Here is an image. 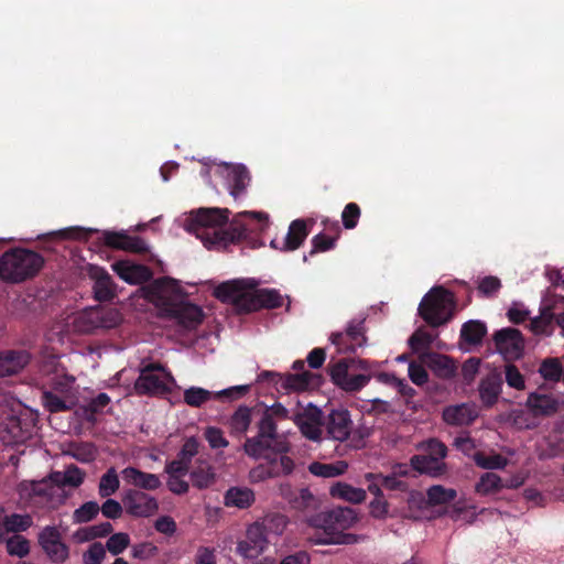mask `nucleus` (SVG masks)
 Instances as JSON below:
<instances>
[{
	"label": "nucleus",
	"mask_w": 564,
	"mask_h": 564,
	"mask_svg": "<svg viewBox=\"0 0 564 564\" xmlns=\"http://www.w3.org/2000/svg\"><path fill=\"white\" fill-rule=\"evenodd\" d=\"M229 214L227 208H199L191 213L187 229L195 232L207 248L227 247L229 243H246L252 249L261 247L259 235L268 227V214L242 212L227 228H223Z\"/></svg>",
	"instance_id": "nucleus-1"
},
{
	"label": "nucleus",
	"mask_w": 564,
	"mask_h": 564,
	"mask_svg": "<svg viewBox=\"0 0 564 564\" xmlns=\"http://www.w3.org/2000/svg\"><path fill=\"white\" fill-rule=\"evenodd\" d=\"M144 299L160 312V316L175 319L180 326L192 330L197 328L204 318L203 310L182 297V290L176 280L164 276L142 286Z\"/></svg>",
	"instance_id": "nucleus-2"
},
{
	"label": "nucleus",
	"mask_w": 564,
	"mask_h": 564,
	"mask_svg": "<svg viewBox=\"0 0 564 564\" xmlns=\"http://www.w3.org/2000/svg\"><path fill=\"white\" fill-rule=\"evenodd\" d=\"M214 295L223 303H231L240 313H251L262 308L274 310L283 305V296L275 289L246 291L240 281L219 284Z\"/></svg>",
	"instance_id": "nucleus-3"
},
{
	"label": "nucleus",
	"mask_w": 564,
	"mask_h": 564,
	"mask_svg": "<svg viewBox=\"0 0 564 564\" xmlns=\"http://www.w3.org/2000/svg\"><path fill=\"white\" fill-rule=\"evenodd\" d=\"M257 427V435L247 437L243 444V451L249 457L269 459L290 451L288 441L278 433L275 420L270 417V413H262Z\"/></svg>",
	"instance_id": "nucleus-4"
},
{
	"label": "nucleus",
	"mask_w": 564,
	"mask_h": 564,
	"mask_svg": "<svg viewBox=\"0 0 564 564\" xmlns=\"http://www.w3.org/2000/svg\"><path fill=\"white\" fill-rule=\"evenodd\" d=\"M44 258L32 250L12 248L0 257V278L9 283L33 279L43 268Z\"/></svg>",
	"instance_id": "nucleus-5"
},
{
	"label": "nucleus",
	"mask_w": 564,
	"mask_h": 564,
	"mask_svg": "<svg viewBox=\"0 0 564 564\" xmlns=\"http://www.w3.org/2000/svg\"><path fill=\"white\" fill-rule=\"evenodd\" d=\"M17 492L29 506L50 510L59 508L68 498L64 489L50 479V475L42 480H22Z\"/></svg>",
	"instance_id": "nucleus-6"
},
{
	"label": "nucleus",
	"mask_w": 564,
	"mask_h": 564,
	"mask_svg": "<svg viewBox=\"0 0 564 564\" xmlns=\"http://www.w3.org/2000/svg\"><path fill=\"white\" fill-rule=\"evenodd\" d=\"M375 362L366 359L344 358L329 368L334 384L346 392H357L368 384Z\"/></svg>",
	"instance_id": "nucleus-7"
},
{
	"label": "nucleus",
	"mask_w": 564,
	"mask_h": 564,
	"mask_svg": "<svg viewBox=\"0 0 564 564\" xmlns=\"http://www.w3.org/2000/svg\"><path fill=\"white\" fill-rule=\"evenodd\" d=\"M454 308V293L443 286H434L423 296L417 311L427 325L438 327L453 318Z\"/></svg>",
	"instance_id": "nucleus-8"
},
{
	"label": "nucleus",
	"mask_w": 564,
	"mask_h": 564,
	"mask_svg": "<svg viewBox=\"0 0 564 564\" xmlns=\"http://www.w3.org/2000/svg\"><path fill=\"white\" fill-rule=\"evenodd\" d=\"M175 386L174 376L163 364L150 362L140 369L134 390L139 395L165 397Z\"/></svg>",
	"instance_id": "nucleus-9"
},
{
	"label": "nucleus",
	"mask_w": 564,
	"mask_h": 564,
	"mask_svg": "<svg viewBox=\"0 0 564 564\" xmlns=\"http://www.w3.org/2000/svg\"><path fill=\"white\" fill-rule=\"evenodd\" d=\"M421 454L413 455L410 458V467L419 474L431 477H440L446 473L444 462L447 455L446 445L437 438H429L417 446Z\"/></svg>",
	"instance_id": "nucleus-10"
},
{
	"label": "nucleus",
	"mask_w": 564,
	"mask_h": 564,
	"mask_svg": "<svg viewBox=\"0 0 564 564\" xmlns=\"http://www.w3.org/2000/svg\"><path fill=\"white\" fill-rule=\"evenodd\" d=\"M37 416L30 410L9 413L0 420V441L4 446L25 443L33 436Z\"/></svg>",
	"instance_id": "nucleus-11"
},
{
	"label": "nucleus",
	"mask_w": 564,
	"mask_h": 564,
	"mask_svg": "<svg viewBox=\"0 0 564 564\" xmlns=\"http://www.w3.org/2000/svg\"><path fill=\"white\" fill-rule=\"evenodd\" d=\"M121 317L116 310L94 307L82 312L75 318V327L85 334L95 333L97 329H111L120 324Z\"/></svg>",
	"instance_id": "nucleus-12"
},
{
	"label": "nucleus",
	"mask_w": 564,
	"mask_h": 564,
	"mask_svg": "<svg viewBox=\"0 0 564 564\" xmlns=\"http://www.w3.org/2000/svg\"><path fill=\"white\" fill-rule=\"evenodd\" d=\"M121 317L116 310L94 307L82 312L75 318V327L85 334L95 333L97 329H111L120 324Z\"/></svg>",
	"instance_id": "nucleus-13"
},
{
	"label": "nucleus",
	"mask_w": 564,
	"mask_h": 564,
	"mask_svg": "<svg viewBox=\"0 0 564 564\" xmlns=\"http://www.w3.org/2000/svg\"><path fill=\"white\" fill-rule=\"evenodd\" d=\"M310 527L321 531L315 540L317 544H351L356 542V536L337 529L334 519L328 517V511L311 514L306 519Z\"/></svg>",
	"instance_id": "nucleus-14"
},
{
	"label": "nucleus",
	"mask_w": 564,
	"mask_h": 564,
	"mask_svg": "<svg viewBox=\"0 0 564 564\" xmlns=\"http://www.w3.org/2000/svg\"><path fill=\"white\" fill-rule=\"evenodd\" d=\"M290 420L306 440L312 442L323 440L324 413L315 404L308 403L306 406L299 409Z\"/></svg>",
	"instance_id": "nucleus-15"
},
{
	"label": "nucleus",
	"mask_w": 564,
	"mask_h": 564,
	"mask_svg": "<svg viewBox=\"0 0 564 564\" xmlns=\"http://www.w3.org/2000/svg\"><path fill=\"white\" fill-rule=\"evenodd\" d=\"M330 341L337 347L339 352H355L367 343L365 319L350 321L345 332H337L330 335Z\"/></svg>",
	"instance_id": "nucleus-16"
},
{
	"label": "nucleus",
	"mask_w": 564,
	"mask_h": 564,
	"mask_svg": "<svg viewBox=\"0 0 564 564\" xmlns=\"http://www.w3.org/2000/svg\"><path fill=\"white\" fill-rule=\"evenodd\" d=\"M249 390L248 386H236L218 392H212L200 387H189L184 390V402L191 408H200L212 399H237Z\"/></svg>",
	"instance_id": "nucleus-17"
},
{
	"label": "nucleus",
	"mask_w": 564,
	"mask_h": 564,
	"mask_svg": "<svg viewBox=\"0 0 564 564\" xmlns=\"http://www.w3.org/2000/svg\"><path fill=\"white\" fill-rule=\"evenodd\" d=\"M37 540L51 562L62 564L68 558L69 549L62 541V534L56 527H44L39 533Z\"/></svg>",
	"instance_id": "nucleus-18"
},
{
	"label": "nucleus",
	"mask_w": 564,
	"mask_h": 564,
	"mask_svg": "<svg viewBox=\"0 0 564 564\" xmlns=\"http://www.w3.org/2000/svg\"><path fill=\"white\" fill-rule=\"evenodd\" d=\"M276 458L271 456L267 464H259L249 471L251 482H262L270 478H276L281 475H290L294 469V462L291 457L280 454Z\"/></svg>",
	"instance_id": "nucleus-19"
},
{
	"label": "nucleus",
	"mask_w": 564,
	"mask_h": 564,
	"mask_svg": "<svg viewBox=\"0 0 564 564\" xmlns=\"http://www.w3.org/2000/svg\"><path fill=\"white\" fill-rule=\"evenodd\" d=\"M323 427L328 438L337 442H345L352 431V420L347 409H333L324 416Z\"/></svg>",
	"instance_id": "nucleus-20"
},
{
	"label": "nucleus",
	"mask_w": 564,
	"mask_h": 564,
	"mask_svg": "<svg viewBox=\"0 0 564 564\" xmlns=\"http://www.w3.org/2000/svg\"><path fill=\"white\" fill-rule=\"evenodd\" d=\"M268 546L267 530L263 523L250 524L245 540L238 542L237 553L246 558H257Z\"/></svg>",
	"instance_id": "nucleus-21"
},
{
	"label": "nucleus",
	"mask_w": 564,
	"mask_h": 564,
	"mask_svg": "<svg viewBox=\"0 0 564 564\" xmlns=\"http://www.w3.org/2000/svg\"><path fill=\"white\" fill-rule=\"evenodd\" d=\"M494 341L497 350L507 360L521 357L524 347V340L519 329L507 327L495 333Z\"/></svg>",
	"instance_id": "nucleus-22"
},
{
	"label": "nucleus",
	"mask_w": 564,
	"mask_h": 564,
	"mask_svg": "<svg viewBox=\"0 0 564 564\" xmlns=\"http://www.w3.org/2000/svg\"><path fill=\"white\" fill-rule=\"evenodd\" d=\"M126 511L135 518H148L159 509L158 500L150 495L135 489H130L122 498Z\"/></svg>",
	"instance_id": "nucleus-23"
},
{
	"label": "nucleus",
	"mask_w": 564,
	"mask_h": 564,
	"mask_svg": "<svg viewBox=\"0 0 564 564\" xmlns=\"http://www.w3.org/2000/svg\"><path fill=\"white\" fill-rule=\"evenodd\" d=\"M31 361V354L24 349L0 351V378L20 373Z\"/></svg>",
	"instance_id": "nucleus-24"
},
{
	"label": "nucleus",
	"mask_w": 564,
	"mask_h": 564,
	"mask_svg": "<svg viewBox=\"0 0 564 564\" xmlns=\"http://www.w3.org/2000/svg\"><path fill=\"white\" fill-rule=\"evenodd\" d=\"M104 242L107 247L131 251L134 253H145L149 251L147 242L137 236H129L124 232L105 231L102 234Z\"/></svg>",
	"instance_id": "nucleus-25"
},
{
	"label": "nucleus",
	"mask_w": 564,
	"mask_h": 564,
	"mask_svg": "<svg viewBox=\"0 0 564 564\" xmlns=\"http://www.w3.org/2000/svg\"><path fill=\"white\" fill-rule=\"evenodd\" d=\"M561 402L550 393L534 391L528 394L525 406L533 416H552L560 409Z\"/></svg>",
	"instance_id": "nucleus-26"
},
{
	"label": "nucleus",
	"mask_w": 564,
	"mask_h": 564,
	"mask_svg": "<svg viewBox=\"0 0 564 564\" xmlns=\"http://www.w3.org/2000/svg\"><path fill=\"white\" fill-rule=\"evenodd\" d=\"M116 274L129 284H142L151 280L152 271L143 264L117 261L112 264Z\"/></svg>",
	"instance_id": "nucleus-27"
},
{
	"label": "nucleus",
	"mask_w": 564,
	"mask_h": 564,
	"mask_svg": "<svg viewBox=\"0 0 564 564\" xmlns=\"http://www.w3.org/2000/svg\"><path fill=\"white\" fill-rule=\"evenodd\" d=\"M90 276L94 280L93 290L98 302H109L116 297V284L105 269L93 268Z\"/></svg>",
	"instance_id": "nucleus-28"
},
{
	"label": "nucleus",
	"mask_w": 564,
	"mask_h": 564,
	"mask_svg": "<svg viewBox=\"0 0 564 564\" xmlns=\"http://www.w3.org/2000/svg\"><path fill=\"white\" fill-rule=\"evenodd\" d=\"M503 380L500 373L492 371L484 377L478 387L480 400L486 408L494 406L502 391Z\"/></svg>",
	"instance_id": "nucleus-29"
},
{
	"label": "nucleus",
	"mask_w": 564,
	"mask_h": 564,
	"mask_svg": "<svg viewBox=\"0 0 564 564\" xmlns=\"http://www.w3.org/2000/svg\"><path fill=\"white\" fill-rule=\"evenodd\" d=\"M293 369L299 371V373L289 375L286 379L288 387L294 390H306L319 386L321 376L304 370L303 360L294 361Z\"/></svg>",
	"instance_id": "nucleus-30"
},
{
	"label": "nucleus",
	"mask_w": 564,
	"mask_h": 564,
	"mask_svg": "<svg viewBox=\"0 0 564 564\" xmlns=\"http://www.w3.org/2000/svg\"><path fill=\"white\" fill-rule=\"evenodd\" d=\"M256 501L254 491L248 487L232 486L224 495V505L228 508L245 510Z\"/></svg>",
	"instance_id": "nucleus-31"
},
{
	"label": "nucleus",
	"mask_w": 564,
	"mask_h": 564,
	"mask_svg": "<svg viewBox=\"0 0 564 564\" xmlns=\"http://www.w3.org/2000/svg\"><path fill=\"white\" fill-rule=\"evenodd\" d=\"M121 474L128 484L144 490H155L162 485L158 475L144 473L135 467H126Z\"/></svg>",
	"instance_id": "nucleus-32"
},
{
	"label": "nucleus",
	"mask_w": 564,
	"mask_h": 564,
	"mask_svg": "<svg viewBox=\"0 0 564 564\" xmlns=\"http://www.w3.org/2000/svg\"><path fill=\"white\" fill-rule=\"evenodd\" d=\"M308 236L305 220L295 219L290 226L285 238L281 241V251L289 252L299 249Z\"/></svg>",
	"instance_id": "nucleus-33"
},
{
	"label": "nucleus",
	"mask_w": 564,
	"mask_h": 564,
	"mask_svg": "<svg viewBox=\"0 0 564 564\" xmlns=\"http://www.w3.org/2000/svg\"><path fill=\"white\" fill-rule=\"evenodd\" d=\"M249 182L250 174L243 165H237L228 173V189L234 199H239L246 193Z\"/></svg>",
	"instance_id": "nucleus-34"
},
{
	"label": "nucleus",
	"mask_w": 564,
	"mask_h": 564,
	"mask_svg": "<svg viewBox=\"0 0 564 564\" xmlns=\"http://www.w3.org/2000/svg\"><path fill=\"white\" fill-rule=\"evenodd\" d=\"M85 475V471L76 465H69L64 471L51 473L50 479L61 489H64L66 486L77 488L84 482Z\"/></svg>",
	"instance_id": "nucleus-35"
},
{
	"label": "nucleus",
	"mask_w": 564,
	"mask_h": 564,
	"mask_svg": "<svg viewBox=\"0 0 564 564\" xmlns=\"http://www.w3.org/2000/svg\"><path fill=\"white\" fill-rule=\"evenodd\" d=\"M290 505L294 510L301 511L305 514H310L319 508V499L314 496L310 489L302 488L292 492Z\"/></svg>",
	"instance_id": "nucleus-36"
},
{
	"label": "nucleus",
	"mask_w": 564,
	"mask_h": 564,
	"mask_svg": "<svg viewBox=\"0 0 564 564\" xmlns=\"http://www.w3.org/2000/svg\"><path fill=\"white\" fill-rule=\"evenodd\" d=\"M487 334V326L480 321H468L460 327V345L478 346Z\"/></svg>",
	"instance_id": "nucleus-37"
},
{
	"label": "nucleus",
	"mask_w": 564,
	"mask_h": 564,
	"mask_svg": "<svg viewBox=\"0 0 564 564\" xmlns=\"http://www.w3.org/2000/svg\"><path fill=\"white\" fill-rule=\"evenodd\" d=\"M555 314L552 305L540 308V315L532 318L530 329L536 335H551L554 330Z\"/></svg>",
	"instance_id": "nucleus-38"
},
{
	"label": "nucleus",
	"mask_w": 564,
	"mask_h": 564,
	"mask_svg": "<svg viewBox=\"0 0 564 564\" xmlns=\"http://www.w3.org/2000/svg\"><path fill=\"white\" fill-rule=\"evenodd\" d=\"M329 494L333 498L343 499L351 503H360L366 499V490L341 481L334 484L329 489Z\"/></svg>",
	"instance_id": "nucleus-39"
},
{
	"label": "nucleus",
	"mask_w": 564,
	"mask_h": 564,
	"mask_svg": "<svg viewBox=\"0 0 564 564\" xmlns=\"http://www.w3.org/2000/svg\"><path fill=\"white\" fill-rule=\"evenodd\" d=\"M189 476L193 486L198 489L208 488L215 481L213 467L206 462L198 463L189 473Z\"/></svg>",
	"instance_id": "nucleus-40"
},
{
	"label": "nucleus",
	"mask_w": 564,
	"mask_h": 564,
	"mask_svg": "<svg viewBox=\"0 0 564 564\" xmlns=\"http://www.w3.org/2000/svg\"><path fill=\"white\" fill-rule=\"evenodd\" d=\"M348 468V464L344 460L336 463L325 464L314 462L308 466V470L312 475L323 478H333L343 475Z\"/></svg>",
	"instance_id": "nucleus-41"
},
{
	"label": "nucleus",
	"mask_w": 564,
	"mask_h": 564,
	"mask_svg": "<svg viewBox=\"0 0 564 564\" xmlns=\"http://www.w3.org/2000/svg\"><path fill=\"white\" fill-rule=\"evenodd\" d=\"M252 409L240 405L231 415L229 425L231 433L235 435H243L248 431L252 421Z\"/></svg>",
	"instance_id": "nucleus-42"
},
{
	"label": "nucleus",
	"mask_w": 564,
	"mask_h": 564,
	"mask_svg": "<svg viewBox=\"0 0 564 564\" xmlns=\"http://www.w3.org/2000/svg\"><path fill=\"white\" fill-rule=\"evenodd\" d=\"M538 372L545 381L556 383L563 376L562 362L558 358H545L541 361Z\"/></svg>",
	"instance_id": "nucleus-43"
},
{
	"label": "nucleus",
	"mask_w": 564,
	"mask_h": 564,
	"mask_svg": "<svg viewBox=\"0 0 564 564\" xmlns=\"http://www.w3.org/2000/svg\"><path fill=\"white\" fill-rule=\"evenodd\" d=\"M328 517L334 519L337 529H340L344 532L351 528L358 520L355 510L349 507H339L328 510Z\"/></svg>",
	"instance_id": "nucleus-44"
},
{
	"label": "nucleus",
	"mask_w": 564,
	"mask_h": 564,
	"mask_svg": "<svg viewBox=\"0 0 564 564\" xmlns=\"http://www.w3.org/2000/svg\"><path fill=\"white\" fill-rule=\"evenodd\" d=\"M120 487V480L113 467H110L100 478L98 495L101 498L111 497Z\"/></svg>",
	"instance_id": "nucleus-45"
},
{
	"label": "nucleus",
	"mask_w": 564,
	"mask_h": 564,
	"mask_svg": "<svg viewBox=\"0 0 564 564\" xmlns=\"http://www.w3.org/2000/svg\"><path fill=\"white\" fill-rule=\"evenodd\" d=\"M32 524L33 520L30 514L12 513L3 518V529L8 533L26 531Z\"/></svg>",
	"instance_id": "nucleus-46"
},
{
	"label": "nucleus",
	"mask_w": 564,
	"mask_h": 564,
	"mask_svg": "<svg viewBox=\"0 0 564 564\" xmlns=\"http://www.w3.org/2000/svg\"><path fill=\"white\" fill-rule=\"evenodd\" d=\"M430 367L442 378H451L455 373L454 360L445 355H433L430 359Z\"/></svg>",
	"instance_id": "nucleus-47"
},
{
	"label": "nucleus",
	"mask_w": 564,
	"mask_h": 564,
	"mask_svg": "<svg viewBox=\"0 0 564 564\" xmlns=\"http://www.w3.org/2000/svg\"><path fill=\"white\" fill-rule=\"evenodd\" d=\"M427 503L431 506L448 503L456 497V490L446 489L441 485H434L427 489Z\"/></svg>",
	"instance_id": "nucleus-48"
},
{
	"label": "nucleus",
	"mask_w": 564,
	"mask_h": 564,
	"mask_svg": "<svg viewBox=\"0 0 564 564\" xmlns=\"http://www.w3.org/2000/svg\"><path fill=\"white\" fill-rule=\"evenodd\" d=\"M110 403V397L101 392L94 399L89 401V403L84 408V414L86 421L90 423L96 422V415L101 413L102 410Z\"/></svg>",
	"instance_id": "nucleus-49"
},
{
	"label": "nucleus",
	"mask_w": 564,
	"mask_h": 564,
	"mask_svg": "<svg viewBox=\"0 0 564 564\" xmlns=\"http://www.w3.org/2000/svg\"><path fill=\"white\" fill-rule=\"evenodd\" d=\"M100 511L99 505L96 501H86L73 512L74 523H87L96 519Z\"/></svg>",
	"instance_id": "nucleus-50"
},
{
	"label": "nucleus",
	"mask_w": 564,
	"mask_h": 564,
	"mask_svg": "<svg viewBox=\"0 0 564 564\" xmlns=\"http://www.w3.org/2000/svg\"><path fill=\"white\" fill-rule=\"evenodd\" d=\"M474 460L477 466L485 469H503L508 464V459L502 455L495 454L487 456L480 452L475 453Z\"/></svg>",
	"instance_id": "nucleus-51"
},
{
	"label": "nucleus",
	"mask_w": 564,
	"mask_h": 564,
	"mask_svg": "<svg viewBox=\"0 0 564 564\" xmlns=\"http://www.w3.org/2000/svg\"><path fill=\"white\" fill-rule=\"evenodd\" d=\"M7 552L20 558L30 553V542L26 538L15 534L7 540Z\"/></svg>",
	"instance_id": "nucleus-52"
},
{
	"label": "nucleus",
	"mask_w": 564,
	"mask_h": 564,
	"mask_svg": "<svg viewBox=\"0 0 564 564\" xmlns=\"http://www.w3.org/2000/svg\"><path fill=\"white\" fill-rule=\"evenodd\" d=\"M500 488H502L501 478L494 473L484 474L476 485L477 492L482 495L496 492Z\"/></svg>",
	"instance_id": "nucleus-53"
},
{
	"label": "nucleus",
	"mask_w": 564,
	"mask_h": 564,
	"mask_svg": "<svg viewBox=\"0 0 564 564\" xmlns=\"http://www.w3.org/2000/svg\"><path fill=\"white\" fill-rule=\"evenodd\" d=\"M130 545V536L128 533L119 532L109 536L106 543L107 550L112 555L121 554Z\"/></svg>",
	"instance_id": "nucleus-54"
},
{
	"label": "nucleus",
	"mask_w": 564,
	"mask_h": 564,
	"mask_svg": "<svg viewBox=\"0 0 564 564\" xmlns=\"http://www.w3.org/2000/svg\"><path fill=\"white\" fill-rule=\"evenodd\" d=\"M361 209L356 203H348L341 213V221L345 229H354L357 227Z\"/></svg>",
	"instance_id": "nucleus-55"
},
{
	"label": "nucleus",
	"mask_w": 564,
	"mask_h": 564,
	"mask_svg": "<svg viewBox=\"0 0 564 564\" xmlns=\"http://www.w3.org/2000/svg\"><path fill=\"white\" fill-rule=\"evenodd\" d=\"M42 399L45 409L51 413L63 412L69 409L66 402L52 391H44Z\"/></svg>",
	"instance_id": "nucleus-56"
},
{
	"label": "nucleus",
	"mask_w": 564,
	"mask_h": 564,
	"mask_svg": "<svg viewBox=\"0 0 564 564\" xmlns=\"http://www.w3.org/2000/svg\"><path fill=\"white\" fill-rule=\"evenodd\" d=\"M506 382L510 388L516 390H523L525 388V381L523 375L519 371L518 367L508 364L505 367Z\"/></svg>",
	"instance_id": "nucleus-57"
},
{
	"label": "nucleus",
	"mask_w": 564,
	"mask_h": 564,
	"mask_svg": "<svg viewBox=\"0 0 564 564\" xmlns=\"http://www.w3.org/2000/svg\"><path fill=\"white\" fill-rule=\"evenodd\" d=\"M370 477L379 479V481H381L382 487L387 490L405 492L409 489V485L406 481L397 478L392 474L386 476L382 474H378V476Z\"/></svg>",
	"instance_id": "nucleus-58"
},
{
	"label": "nucleus",
	"mask_w": 564,
	"mask_h": 564,
	"mask_svg": "<svg viewBox=\"0 0 564 564\" xmlns=\"http://www.w3.org/2000/svg\"><path fill=\"white\" fill-rule=\"evenodd\" d=\"M501 289V281L494 275L482 278L478 284V292L485 297L495 296Z\"/></svg>",
	"instance_id": "nucleus-59"
},
{
	"label": "nucleus",
	"mask_w": 564,
	"mask_h": 564,
	"mask_svg": "<svg viewBox=\"0 0 564 564\" xmlns=\"http://www.w3.org/2000/svg\"><path fill=\"white\" fill-rule=\"evenodd\" d=\"M158 552V546H155L152 542L138 543L131 547V556L141 561L154 557Z\"/></svg>",
	"instance_id": "nucleus-60"
},
{
	"label": "nucleus",
	"mask_w": 564,
	"mask_h": 564,
	"mask_svg": "<svg viewBox=\"0 0 564 564\" xmlns=\"http://www.w3.org/2000/svg\"><path fill=\"white\" fill-rule=\"evenodd\" d=\"M123 503L121 505L117 500L108 497L107 500L101 506H99V512H101L102 516L107 519L116 520L121 518L123 513Z\"/></svg>",
	"instance_id": "nucleus-61"
},
{
	"label": "nucleus",
	"mask_w": 564,
	"mask_h": 564,
	"mask_svg": "<svg viewBox=\"0 0 564 564\" xmlns=\"http://www.w3.org/2000/svg\"><path fill=\"white\" fill-rule=\"evenodd\" d=\"M335 238L329 237L323 232L314 236L312 238V250L310 252L311 256L317 252H325L335 247Z\"/></svg>",
	"instance_id": "nucleus-62"
},
{
	"label": "nucleus",
	"mask_w": 564,
	"mask_h": 564,
	"mask_svg": "<svg viewBox=\"0 0 564 564\" xmlns=\"http://www.w3.org/2000/svg\"><path fill=\"white\" fill-rule=\"evenodd\" d=\"M205 438L212 448H225L229 445L228 441L224 437L220 429L208 426L205 430Z\"/></svg>",
	"instance_id": "nucleus-63"
},
{
	"label": "nucleus",
	"mask_w": 564,
	"mask_h": 564,
	"mask_svg": "<svg viewBox=\"0 0 564 564\" xmlns=\"http://www.w3.org/2000/svg\"><path fill=\"white\" fill-rule=\"evenodd\" d=\"M106 555L104 545L99 542L93 543L84 553V564H101Z\"/></svg>",
	"instance_id": "nucleus-64"
}]
</instances>
